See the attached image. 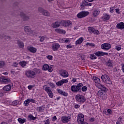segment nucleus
<instances>
[{
	"instance_id": "obj_1",
	"label": "nucleus",
	"mask_w": 124,
	"mask_h": 124,
	"mask_svg": "<svg viewBox=\"0 0 124 124\" xmlns=\"http://www.w3.org/2000/svg\"><path fill=\"white\" fill-rule=\"evenodd\" d=\"M40 73V70L38 69H34L33 70H28L25 72V75L27 78L30 79H34L36 74Z\"/></svg>"
},
{
	"instance_id": "obj_2",
	"label": "nucleus",
	"mask_w": 124,
	"mask_h": 124,
	"mask_svg": "<svg viewBox=\"0 0 124 124\" xmlns=\"http://www.w3.org/2000/svg\"><path fill=\"white\" fill-rule=\"evenodd\" d=\"M101 79L103 82H104V83H105V84H108V85L112 84V81L111 80L110 78H109V76H108V75H102L101 77Z\"/></svg>"
},
{
	"instance_id": "obj_3",
	"label": "nucleus",
	"mask_w": 124,
	"mask_h": 124,
	"mask_svg": "<svg viewBox=\"0 0 124 124\" xmlns=\"http://www.w3.org/2000/svg\"><path fill=\"white\" fill-rule=\"evenodd\" d=\"M81 87H83V84L79 83L77 85H73L71 86V90L73 93H77L81 90Z\"/></svg>"
},
{
	"instance_id": "obj_4",
	"label": "nucleus",
	"mask_w": 124,
	"mask_h": 124,
	"mask_svg": "<svg viewBox=\"0 0 124 124\" xmlns=\"http://www.w3.org/2000/svg\"><path fill=\"white\" fill-rule=\"evenodd\" d=\"M111 47L112 46L111 45V44L108 43H104L101 45V49H102L103 50H105V51H108V50H110Z\"/></svg>"
},
{
	"instance_id": "obj_5",
	"label": "nucleus",
	"mask_w": 124,
	"mask_h": 124,
	"mask_svg": "<svg viewBox=\"0 0 124 124\" xmlns=\"http://www.w3.org/2000/svg\"><path fill=\"white\" fill-rule=\"evenodd\" d=\"M76 99L78 102H85L86 101V98L82 95L78 94L76 96Z\"/></svg>"
},
{
	"instance_id": "obj_6",
	"label": "nucleus",
	"mask_w": 124,
	"mask_h": 124,
	"mask_svg": "<svg viewBox=\"0 0 124 124\" xmlns=\"http://www.w3.org/2000/svg\"><path fill=\"white\" fill-rule=\"evenodd\" d=\"M89 14L90 13L89 12L82 11L77 15V17L78 18L81 19V18H84V17H86V16H88Z\"/></svg>"
},
{
	"instance_id": "obj_7",
	"label": "nucleus",
	"mask_w": 124,
	"mask_h": 124,
	"mask_svg": "<svg viewBox=\"0 0 124 124\" xmlns=\"http://www.w3.org/2000/svg\"><path fill=\"white\" fill-rule=\"evenodd\" d=\"M43 70H45L46 71V70H48V72H52L53 71V67L52 66H49V65L47 64H45L43 67H42Z\"/></svg>"
},
{
	"instance_id": "obj_8",
	"label": "nucleus",
	"mask_w": 124,
	"mask_h": 124,
	"mask_svg": "<svg viewBox=\"0 0 124 124\" xmlns=\"http://www.w3.org/2000/svg\"><path fill=\"white\" fill-rule=\"evenodd\" d=\"M84 114L79 113L77 117V122L78 124H82V122H84Z\"/></svg>"
},
{
	"instance_id": "obj_9",
	"label": "nucleus",
	"mask_w": 124,
	"mask_h": 124,
	"mask_svg": "<svg viewBox=\"0 0 124 124\" xmlns=\"http://www.w3.org/2000/svg\"><path fill=\"white\" fill-rule=\"evenodd\" d=\"M70 119H71L70 116H63L61 118V121L64 124H67L70 121Z\"/></svg>"
},
{
	"instance_id": "obj_10",
	"label": "nucleus",
	"mask_w": 124,
	"mask_h": 124,
	"mask_svg": "<svg viewBox=\"0 0 124 124\" xmlns=\"http://www.w3.org/2000/svg\"><path fill=\"white\" fill-rule=\"evenodd\" d=\"M98 95L101 99H103V100H105L107 99V94L106 93H103L101 92H99L98 93Z\"/></svg>"
},
{
	"instance_id": "obj_11",
	"label": "nucleus",
	"mask_w": 124,
	"mask_h": 124,
	"mask_svg": "<svg viewBox=\"0 0 124 124\" xmlns=\"http://www.w3.org/2000/svg\"><path fill=\"white\" fill-rule=\"evenodd\" d=\"M66 83H68V79H62L60 81L57 82L56 85L58 87H61V86H62L63 84H66Z\"/></svg>"
},
{
	"instance_id": "obj_12",
	"label": "nucleus",
	"mask_w": 124,
	"mask_h": 124,
	"mask_svg": "<svg viewBox=\"0 0 124 124\" xmlns=\"http://www.w3.org/2000/svg\"><path fill=\"white\" fill-rule=\"evenodd\" d=\"M30 102H32V103H34L35 102V100L33 99H28L25 100L24 102V106H29V104H30Z\"/></svg>"
},
{
	"instance_id": "obj_13",
	"label": "nucleus",
	"mask_w": 124,
	"mask_h": 124,
	"mask_svg": "<svg viewBox=\"0 0 124 124\" xmlns=\"http://www.w3.org/2000/svg\"><path fill=\"white\" fill-rule=\"evenodd\" d=\"M93 79L95 83V86L97 88V86H99L100 84V79L96 77H93Z\"/></svg>"
},
{
	"instance_id": "obj_14",
	"label": "nucleus",
	"mask_w": 124,
	"mask_h": 124,
	"mask_svg": "<svg viewBox=\"0 0 124 124\" xmlns=\"http://www.w3.org/2000/svg\"><path fill=\"white\" fill-rule=\"evenodd\" d=\"M60 47V44L58 43H53L51 46L53 51H58V49Z\"/></svg>"
},
{
	"instance_id": "obj_15",
	"label": "nucleus",
	"mask_w": 124,
	"mask_h": 124,
	"mask_svg": "<svg viewBox=\"0 0 124 124\" xmlns=\"http://www.w3.org/2000/svg\"><path fill=\"white\" fill-rule=\"evenodd\" d=\"M111 17V16L109 14H104L102 17L103 21H108Z\"/></svg>"
},
{
	"instance_id": "obj_16",
	"label": "nucleus",
	"mask_w": 124,
	"mask_h": 124,
	"mask_svg": "<svg viewBox=\"0 0 124 124\" xmlns=\"http://www.w3.org/2000/svg\"><path fill=\"white\" fill-rule=\"evenodd\" d=\"M95 55H96V56H97V57H102V56H107V55H108V53L102 51H97L95 53Z\"/></svg>"
},
{
	"instance_id": "obj_17",
	"label": "nucleus",
	"mask_w": 124,
	"mask_h": 124,
	"mask_svg": "<svg viewBox=\"0 0 124 124\" xmlns=\"http://www.w3.org/2000/svg\"><path fill=\"white\" fill-rule=\"evenodd\" d=\"M24 31L27 32V34L31 35L32 33V31L31 30V28L29 26H26L24 27Z\"/></svg>"
},
{
	"instance_id": "obj_18",
	"label": "nucleus",
	"mask_w": 124,
	"mask_h": 124,
	"mask_svg": "<svg viewBox=\"0 0 124 124\" xmlns=\"http://www.w3.org/2000/svg\"><path fill=\"white\" fill-rule=\"evenodd\" d=\"M0 81L1 83H4V84H8V83H10V79L9 78L2 77L0 78Z\"/></svg>"
},
{
	"instance_id": "obj_19",
	"label": "nucleus",
	"mask_w": 124,
	"mask_h": 124,
	"mask_svg": "<svg viewBox=\"0 0 124 124\" xmlns=\"http://www.w3.org/2000/svg\"><path fill=\"white\" fill-rule=\"evenodd\" d=\"M27 49L28 51L31 52V53H36V51L37 49L35 47H33V46H29L27 47Z\"/></svg>"
},
{
	"instance_id": "obj_20",
	"label": "nucleus",
	"mask_w": 124,
	"mask_h": 124,
	"mask_svg": "<svg viewBox=\"0 0 124 124\" xmlns=\"http://www.w3.org/2000/svg\"><path fill=\"white\" fill-rule=\"evenodd\" d=\"M97 88L105 93H106L107 91H108V89H107V88L103 85L100 84V85L97 86Z\"/></svg>"
},
{
	"instance_id": "obj_21",
	"label": "nucleus",
	"mask_w": 124,
	"mask_h": 124,
	"mask_svg": "<svg viewBox=\"0 0 124 124\" xmlns=\"http://www.w3.org/2000/svg\"><path fill=\"white\" fill-rule=\"evenodd\" d=\"M117 29H119V30H124V22H120L118 23L116 25Z\"/></svg>"
},
{
	"instance_id": "obj_22",
	"label": "nucleus",
	"mask_w": 124,
	"mask_h": 124,
	"mask_svg": "<svg viewBox=\"0 0 124 124\" xmlns=\"http://www.w3.org/2000/svg\"><path fill=\"white\" fill-rule=\"evenodd\" d=\"M61 75L62 76V77H64V78H67L68 76V72L65 70H62L61 71Z\"/></svg>"
},
{
	"instance_id": "obj_23",
	"label": "nucleus",
	"mask_w": 124,
	"mask_h": 124,
	"mask_svg": "<svg viewBox=\"0 0 124 124\" xmlns=\"http://www.w3.org/2000/svg\"><path fill=\"white\" fill-rule=\"evenodd\" d=\"M100 13V11L98 9H95L93 11V15L94 17H97Z\"/></svg>"
},
{
	"instance_id": "obj_24",
	"label": "nucleus",
	"mask_w": 124,
	"mask_h": 124,
	"mask_svg": "<svg viewBox=\"0 0 124 124\" xmlns=\"http://www.w3.org/2000/svg\"><path fill=\"white\" fill-rule=\"evenodd\" d=\"M62 25L64 27H67L69 26V25H71V22L69 20L68 21H62Z\"/></svg>"
},
{
	"instance_id": "obj_25",
	"label": "nucleus",
	"mask_w": 124,
	"mask_h": 124,
	"mask_svg": "<svg viewBox=\"0 0 124 124\" xmlns=\"http://www.w3.org/2000/svg\"><path fill=\"white\" fill-rule=\"evenodd\" d=\"M57 91L59 93L63 95V96H67V95H68V93H67L64 92L61 89H57Z\"/></svg>"
},
{
	"instance_id": "obj_26",
	"label": "nucleus",
	"mask_w": 124,
	"mask_h": 124,
	"mask_svg": "<svg viewBox=\"0 0 124 124\" xmlns=\"http://www.w3.org/2000/svg\"><path fill=\"white\" fill-rule=\"evenodd\" d=\"M43 89L45 91V92H46V93H47L52 92V90H51L50 87L47 86L46 85L44 86Z\"/></svg>"
},
{
	"instance_id": "obj_27",
	"label": "nucleus",
	"mask_w": 124,
	"mask_h": 124,
	"mask_svg": "<svg viewBox=\"0 0 124 124\" xmlns=\"http://www.w3.org/2000/svg\"><path fill=\"white\" fill-rule=\"evenodd\" d=\"M40 12H42V14L45 16H49L50 14L47 11L44 10L43 9H41V10H39Z\"/></svg>"
},
{
	"instance_id": "obj_28",
	"label": "nucleus",
	"mask_w": 124,
	"mask_h": 124,
	"mask_svg": "<svg viewBox=\"0 0 124 124\" xmlns=\"http://www.w3.org/2000/svg\"><path fill=\"white\" fill-rule=\"evenodd\" d=\"M11 85H7L3 88V90L5 91V92H9L11 90Z\"/></svg>"
},
{
	"instance_id": "obj_29",
	"label": "nucleus",
	"mask_w": 124,
	"mask_h": 124,
	"mask_svg": "<svg viewBox=\"0 0 124 124\" xmlns=\"http://www.w3.org/2000/svg\"><path fill=\"white\" fill-rule=\"evenodd\" d=\"M83 41H84V37H81L76 41V45H77V44H81Z\"/></svg>"
},
{
	"instance_id": "obj_30",
	"label": "nucleus",
	"mask_w": 124,
	"mask_h": 124,
	"mask_svg": "<svg viewBox=\"0 0 124 124\" xmlns=\"http://www.w3.org/2000/svg\"><path fill=\"white\" fill-rule=\"evenodd\" d=\"M61 25V22H56L53 23L51 26L52 28H59V26Z\"/></svg>"
},
{
	"instance_id": "obj_31",
	"label": "nucleus",
	"mask_w": 124,
	"mask_h": 124,
	"mask_svg": "<svg viewBox=\"0 0 124 124\" xmlns=\"http://www.w3.org/2000/svg\"><path fill=\"white\" fill-rule=\"evenodd\" d=\"M86 5H88V6H92V4L86 1H83L81 4V7H83V6H86Z\"/></svg>"
},
{
	"instance_id": "obj_32",
	"label": "nucleus",
	"mask_w": 124,
	"mask_h": 124,
	"mask_svg": "<svg viewBox=\"0 0 124 124\" xmlns=\"http://www.w3.org/2000/svg\"><path fill=\"white\" fill-rule=\"evenodd\" d=\"M17 121L19 123V124H24L27 121V120L25 118H23V119H22V118H18L17 119Z\"/></svg>"
},
{
	"instance_id": "obj_33",
	"label": "nucleus",
	"mask_w": 124,
	"mask_h": 124,
	"mask_svg": "<svg viewBox=\"0 0 124 124\" xmlns=\"http://www.w3.org/2000/svg\"><path fill=\"white\" fill-rule=\"evenodd\" d=\"M55 31L56 32H58L59 33H63V34H64V33H65V31L63 30L59 29H56L55 30Z\"/></svg>"
},
{
	"instance_id": "obj_34",
	"label": "nucleus",
	"mask_w": 124,
	"mask_h": 124,
	"mask_svg": "<svg viewBox=\"0 0 124 124\" xmlns=\"http://www.w3.org/2000/svg\"><path fill=\"white\" fill-rule=\"evenodd\" d=\"M44 109H45V106L37 108V110H38L39 112H43V111H44Z\"/></svg>"
},
{
	"instance_id": "obj_35",
	"label": "nucleus",
	"mask_w": 124,
	"mask_h": 124,
	"mask_svg": "<svg viewBox=\"0 0 124 124\" xmlns=\"http://www.w3.org/2000/svg\"><path fill=\"white\" fill-rule=\"evenodd\" d=\"M19 64L22 66V67H25L27 65V62H26V61H22L19 62Z\"/></svg>"
},
{
	"instance_id": "obj_36",
	"label": "nucleus",
	"mask_w": 124,
	"mask_h": 124,
	"mask_svg": "<svg viewBox=\"0 0 124 124\" xmlns=\"http://www.w3.org/2000/svg\"><path fill=\"white\" fill-rule=\"evenodd\" d=\"M17 44L19 48H24V43L23 42L18 41Z\"/></svg>"
},
{
	"instance_id": "obj_37",
	"label": "nucleus",
	"mask_w": 124,
	"mask_h": 124,
	"mask_svg": "<svg viewBox=\"0 0 124 124\" xmlns=\"http://www.w3.org/2000/svg\"><path fill=\"white\" fill-rule=\"evenodd\" d=\"M28 119H29V120H30L31 121H34V120H36V117H33L31 115H30L28 116Z\"/></svg>"
},
{
	"instance_id": "obj_38",
	"label": "nucleus",
	"mask_w": 124,
	"mask_h": 124,
	"mask_svg": "<svg viewBox=\"0 0 124 124\" xmlns=\"http://www.w3.org/2000/svg\"><path fill=\"white\" fill-rule=\"evenodd\" d=\"M94 31V28H93V27L88 28V31H89L90 33H93Z\"/></svg>"
},
{
	"instance_id": "obj_39",
	"label": "nucleus",
	"mask_w": 124,
	"mask_h": 124,
	"mask_svg": "<svg viewBox=\"0 0 124 124\" xmlns=\"http://www.w3.org/2000/svg\"><path fill=\"white\" fill-rule=\"evenodd\" d=\"M47 94L50 98H53L54 97V93H53L52 91H50V92H49Z\"/></svg>"
},
{
	"instance_id": "obj_40",
	"label": "nucleus",
	"mask_w": 124,
	"mask_h": 124,
	"mask_svg": "<svg viewBox=\"0 0 124 124\" xmlns=\"http://www.w3.org/2000/svg\"><path fill=\"white\" fill-rule=\"evenodd\" d=\"M90 59H91V60H96V59H97V57L96 56L94 55V54H91Z\"/></svg>"
},
{
	"instance_id": "obj_41",
	"label": "nucleus",
	"mask_w": 124,
	"mask_h": 124,
	"mask_svg": "<svg viewBox=\"0 0 124 124\" xmlns=\"http://www.w3.org/2000/svg\"><path fill=\"white\" fill-rule=\"evenodd\" d=\"M71 41V39L65 38H64V43H69Z\"/></svg>"
},
{
	"instance_id": "obj_42",
	"label": "nucleus",
	"mask_w": 124,
	"mask_h": 124,
	"mask_svg": "<svg viewBox=\"0 0 124 124\" xmlns=\"http://www.w3.org/2000/svg\"><path fill=\"white\" fill-rule=\"evenodd\" d=\"M107 65L109 66V67H112V62L111 61H109L107 63Z\"/></svg>"
},
{
	"instance_id": "obj_43",
	"label": "nucleus",
	"mask_w": 124,
	"mask_h": 124,
	"mask_svg": "<svg viewBox=\"0 0 124 124\" xmlns=\"http://www.w3.org/2000/svg\"><path fill=\"white\" fill-rule=\"evenodd\" d=\"M88 90V88L86 86H83L81 88L82 92H86Z\"/></svg>"
},
{
	"instance_id": "obj_44",
	"label": "nucleus",
	"mask_w": 124,
	"mask_h": 124,
	"mask_svg": "<svg viewBox=\"0 0 124 124\" xmlns=\"http://www.w3.org/2000/svg\"><path fill=\"white\" fill-rule=\"evenodd\" d=\"M18 65H19V63H18V62H14L12 65V66H14L15 67H18Z\"/></svg>"
},
{
	"instance_id": "obj_45",
	"label": "nucleus",
	"mask_w": 124,
	"mask_h": 124,
	"mask_svg": "<svg viewBox=\"0 0 124 124\" xmlns=\"http://www.w3.org/2000/svg\"><path fill=\"white\" fill-rule=\"evenodd\" d=\"M115 11V7H110L109 9V12L110 13H113Z\"/></svg>"
},
{
	"instance_id": "obj_46",
	"label": "nucleus",
	"mask_w": 124,
	"mask_h": 124,
	"mask_svg": "<svg viewBox=\"0 0 124 124\" xmlns=\"http://www.w3.org/2000/svg\"><path fill=\"white\" fill-rule=\"evenodd\" d=\"M18 102H19L17 100L14 101L12 102V105L16 106V105H17V104H18Z\"/></svg>"
},
{
	"instance_id": "obj_47",
	"label": "nucleus",
	"mask_w": 124,
	"mask_h": 124,
	"mask_svg": "<svg viewBox=\"0 0 124 124\" xmlns=\"http://www.w3.org/2000/svg\"><path fill=\"white\" fill-rule=\"evenodd\" d=\"M49 86H50L51 88H52L53 89L54 88H55V87L56 86V85H55V84H54V83H52V82L49 83Z\"/></svg>"
},
{
	"instance_id": "obj_48",
	"label": "nucleus",
	"mask_w": 124,
	"mask_h": 124,
	"mask_svg": "<svg viewBox=\"0 0 124 124\" xmlns=\"http://www.w3.org/2000/svg\"><path fill=\"white\" fill-rule=\"evenodd\" d=\"M47 59L50 61H52L53 60V56L52 55H48L47 56Z\"/></svg>"
},
{
	"instance_id": "obj_49",
	"label": "nucleus",
	"mask_w": 124,
	"mask_h": 124,
	"mask_svg": "<svg viewBox=\"0 0 124 124\" xmlns=\"http://www.w3.org/2000/svg\"><path fill=\"white\" fill-rule=\"evenodd\" d=\"M115 49L117 51H120L121 48V46H115Z\"/></svg>"
},
{
	"instance_id": "obj_50",
	"label": "nucleus",
	"mask_w": 124,
	"mask_h": 124,
	"mask_svg": "<svg viewBox=\"0 0 124 124\" xmlns=\"http://www.w3.org/2000/svg\"><path fill=\"white\" fill-rule=\"evenodd\" d=\"M45 39V37L44 36H40V41L41 42L44 41V40Z\"/></svg>"
},
{
	"instance_id": "obj_51",
	"label": "nucleus",
	"mask_w": 124,
	"mask_h": 124,
	"mask_svg": "<svg viewBox=\"0 0 124 124\" xmlns=\"http://www.w3.org/2000/svg\"><path fill=\"white\" fill-rule=\"evenodd\" d=\"M59 42L60 43H64V38L63 39V38H61L59 40Z\"/></svg>"
},
{
	"instance_id": "obj_52",
	"label": "nucleus",
	"mask_w": 124,
	"mask_h": 124,
	"mask_svg": "<svg viewBox=\"0 0 124 124\" xmlns=\"http://www.w3.org/2000/svg\"><path fill=\"white\" fill-rule=\"evenodd\" d=\"M93 33H94L95 34H99V31L97 30H95L94 29Z\"/></svg>"
},
{
	"instance_id": "obj_53",
	"label": "nucleus",
	"mask_w": 124,
	"mask_h": 124,
	"mask_svg": "<svg viewBox=\"0 0 124 124\" xmlns=\"http://www.w3.org/2000/svg\"><path fill=\"white\" fill-rule=\"evenodd\" d=\"M33 87H34V85H30L28 86V88L29 90H31V89H32Z\"/></svg>"
},
{
	"instance_id": "obj_54",
	"label": "nucleus",
	"mask_w": 124,
	"mask_h": 124,
	"mask_svg": "<svg viewBox=\"0 0 124 124\" xmlns=\"http://www.w3.org/2000/svg\"><path fill=\"white\" fill-rule=\"evenodd\" d=\"M66 48H67V49H71V48H72V45H68L66 46Z\"/></svg>"
},
{
	"instance_id": "obj_55",
	"label": "nucleus",
	"mask_w": 124,
	"mask_h": 124,
	"mask_svg": "<svg viewBox=\"0 0 124 124\" xmlns=\"http://www.w3.org/2000/svg\"><path fill=\"white\" fill-rule=\"evenodd\" d=\"M86 46H93V44L91 43H86Z\"/></svg>"
},
{
	"instance_id": "obj_56",
	"label": "nucleus",
	"mask_w": 124,
	"mask_h": 124,
	"mask_svg": "<svg viewBox=\"0 0 124 124\" xmlns=\"http://www.w3.org/2000/svg\"><path fill=\"white\" fill-rule=\"evenodd\" d=\"M45 124H50V120H46Z\"/></svg>"
},
{
	"instance_id": "obj_57",
	"label": "nucleus",
	"mask_w": 124,
	"mask_h": 124,
	"mask_svg": "<svg viewBox=\"0 0 124 124\" xmlns=\"http://www.w3.org/2000/svg\"><path fill=\"white\" fill-rule=\"evenodd\" d=\"M107 112L108 113V114H112V110L110 109H108Z\"/></svg>"
},
{
	"instance_id": "obj_58",
	"label": "nucleus",
	"mask_w": 124,
	"mask_h": 124,
	"mask_svg": "<svg viewBox=\"0 0 124 124\" xmlns=\"http://www.w3.org/2000/svg\"><path fill=\"white\" fill-rule=\"evenodd\" d=\"M52 121H53V122H55V121H57V117L56 116H54L52 118Z\"/></svg>"
},
{
	"instance_id": "obj_59",
	"label": "nucleus",
	"mask_w": 124,
	"mask_h": 124,
	"mask_svg": "<svg viewBox=\"0 0 124 124\" xmlns=\"http://www.w3.org/2000/svg\"><path fill=\"white\" fill-rule=\"evenodd\" d=\"M21 17H23V18L24 20H25V17H26V15H24V13H22L21 14Z\"/></svg>"
},
{
	"instance_id": "obj_60",
	"label": "nucleus",
	"mask_w": 124,
	"mask_h": 124,
	"mask_svg": "<svg viewBox=\"0 0 124 124\" xmlns=\"http://www.w3.org/2000/svg\"><path fill=\"white\" fill-rule=\"evenodd\" d=\"M4 39H10V37L8 36H4Z\"/></svg>"
},
{
	"instance_id": "obj_61",
	"label": "nucleus",
	"mask_w": 124,
	"mask_h": 124,
	"mask_svg": "<svg viewBox=\"0 0 124 124\" xmlns=\"http://www.w3.org/2000/svg\"><path fill=\"white\" fill-rule=\"evenodd\" d=\"M115 11L116 12V13H118V14H120V9H115Z\"/></svg>"
},
{
	"instance_id": "obj_62",
	"label": "nucleus",
	"mask_w": 124,
	"mask_h": 124,
	"mask_svg": "<svg viewBox=\"0 0 124 124\" xmlns=\"http://www.w3.org/2000/svg\"><path fill=\"white\" fill-rule=\"evenodd\" d=\"M122 69L123 72H124V64H122Z\"/></svg>"
},
{
	"instance_id": "obj_63",
	"label": "nucleus",
	"mask_w": 124,
	"mask_h": 124,
	"mask_svg": "<svg viewBox=\"0 0 124 124\" xmlns=\"http://www.w3.org/2000/svg\"><path fill=\"white\" fill-rule=\"evenodd\" d=\"M4 66V62L2 61L1 62V66Z\"/></svg>"
},
{
	"instance_id": "obj_64",
	"label": "nucleus",
	"mask_w": 124,
	"mask_h": 124,
	"mask_svg": "<svg viewBox=\"0 0 124 124\" xmlns=\"http://www.w3.org/2000/svg\"><path fill=\"white\" fill-rule=\"evenodd\" d=\"M90 122H94V119L93 118H92L90 119Z\"/></svg>"
}]
</instances>
